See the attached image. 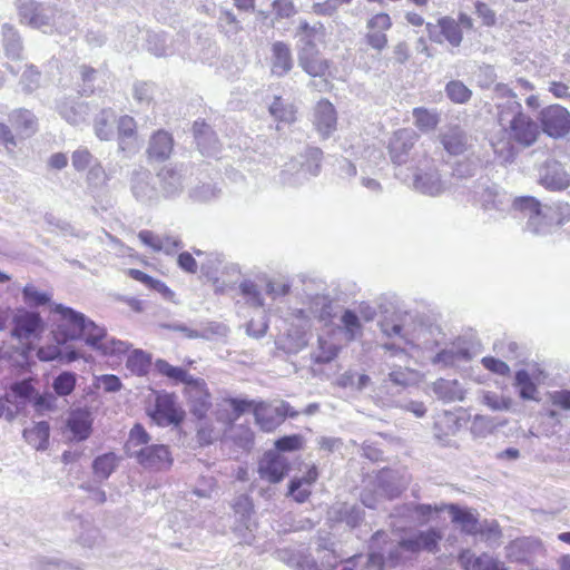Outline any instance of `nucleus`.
<instances>
[{
  "label": "nucleus",
  "mask_w": 570,
  "mask_h": 570,
  "mask_svg": "<svg viewBox=\"0 0 570 570\" xmlns=\"http://www.w3.org/2000/svg\"><path fill=\"white\" fill-rule=\"evenodd\" d=\"M73 341H80L106 357L120 358L130 347L128 342L107 334L104 326L80 312L73 311Z\"/></svg>",
  "instance_id": "obj_1"
},
{
  "label": "nucleus",
  "mask_w": 570,
  "mask_h": 570,
  "mask_svg": "<svg viewBox=\"0 0 570 570\" xmlns=\"http://www.w3.org/2000/svg\"><path fill=\"white\" fill-rule=\"evenodd\" d=\"M395 177L421 195L438 197L448 191L451 184L442 177L434 160L428 157L419 160L412 173L399 168Z\"/></svg>",
  "instance_id": "obj_2"
},
{
  "label": "nucleus",
  "mask_w": 570,
  "mask_h": 570,
  "mask_svg": "<svg viewBox=\"0 0 570 570\" xmlns=\"http://www.w3.org/2000/svg\"><path fill=\"white\" fill-rule=\"evenodd\" d=\"M51 322L57 326L52 332L55 345L40 347L37 356L40 361L59 360L62 363L71 362V307L62 304H50Z\"/></svg>",
  "instance_id": "obj_3"
},
{
  "label": "nucleus",
  "mask_w": 570,
  "mask_h": 570,
  "mask_svg": "<svg viewBox=\"0 0 570 570\" xmlns=\"http://www.w3.org/2000/svg\"><path fill=\"white\" fill-rule=\"evenodd\" d=\"M19 21L33 29L51 32L56 29L63 32V23L60 22L62 14H58V10L53 7L46 6L35 0H18L16 2Z\"/></svg>",
  "instance_id": "obj_4"
},
{
  "label": "nucleus",
  "mask_w": 570,
  "mask_h": 570,
  "mask_svg": "<svg viewBox=\"0 0 570 570\" xmlns=\"http://www.w3.org/2000/svg\"><path fill=\"white\" fill-rule=\"evenodd\" d=\"M442 538L443 534L441 530L435 528L405 532L400 537L396 549L390 552L389 562L392 566L399 563L403 559L401 556L402 552L415 554L422 551H426L434 553L439 550V543Z\"/></svg>",
  "instance_id": "obj_5"
},
{
  "label": "nucleus",
  "mask_w": 570,
  "mask_h": 570,
  "mask_svg": "<svg viewBox=\"0 0 570 570\" xmlns=\"http://www.w3.org/2000/svg\"><path fill=\"white\" fill-rule=\"evenodd\" d=\"M472 200L490 217L504 218L513 212L514 199L497 185L476 183L471 191Z\"/></svg>",
  "instance_id": "obj_6"
},
{
  "label": "nucleus",
  "mask_w": 570,
  "mask_h": 570,
  "mask_svg": "<svg viewBox=\"0 0 570 570\" xmlns=\"http://www.w3.org/2000/svg\"><path fill=\"white\" fill-rule=\"evenodd\" d=\"M513 213L525 219V230L537 236H544L552 232L553 222L549 217L544 205L531 196L514 198Z\"/></svg>",
  "instance_id": "obj_7"
},
{
  "label": "nucleus",
  "mask_w": 570,
  "mask_h": 570,
  "mask_svg": "<svg viewBox=\"0 0 570 570\" xmlns=\"http://www.w3.org/2000/svg\"><path fill=\"white\" fill-rule=\"evenodd\" d=\"M311 330L306 311L292 309L287 328L276 341L277 348L287 354H297L307 346Z\"/></svg>",
  "instance_id": "obj_8"
},
{
  "label": "nucleus",
  "mask_w": 570,
  "mask_h": 570,
  "mask_svg": "<svg viewBox=\"0 0 570 570\" xmlns=\"http://www.w3.org/2000/svg\"><path fill=\"white\" fill-rule=\"evenodd\" d=\"M410 479L406 475H397L393 471H382L373 491L365 489L362 493V503L371 509L381 507L382 498L392 500L397 498L407 487Z\"/></svg>",
  "instance_id": "obj_9"
},
{
  "label": "nucleus",
  "mask_w": 570,
  "mask_h": 570,
  "mask_svg": "<svg viewBox=\"0 0 570 570\" xmlns=\"http://www.w3.org/2000/svg\"><path fill=\"white\" fill-rule=\"evenodd\" d=\"M443 338L441 328L436 325L425 323H413L410 325L409 336H405L406 352L432 353L440 345Z\"/></svg>",
  "instance_id": "obj_10"
},
{
  "label": "nucleus",
  "mask_w": 570,
  "mask_h": 570,
  "mask_svg": "<svg viewBox=\"0 0 570 570\" xmlns=\"http://www.w3.org/2000/svg\"><path fill=\"white\" fill-rule=\"evenodd\" d=\"M296 414L287 402H279L278 404L258 402L254 406L255 421L266 432L275 430L286 416L293 417Z\"/></svg>",
  "instance_id": "obj_11"
},
{
  "label": "nucleus",
  "mask_w": 570,
  "mask_h": 570,
  "mask_svg": "<svg viewBox=\"0 0 570 570\" xmlns=\"http://www.w3.org/2000/svg\"><path fill=\"white\" fill-rule=\"evenodd\" d=\"M130 458H135L144 469L150 471L167 470L173 464L169 449L163 444L142 446L138 451L130 452Z\"/></svg>",
  "instance_id": "obj_12"
},
{
  "label": "nucleus",
  "mask_w": 570,
  "mask_h": 570,
  "mask_svg": "<svg viewBox=\"0 0 570 570\" xmlns=\"http://www.w3.org/2000/svg\"><path fill=\"white\" fill-rule=\"evenodd\" d=\"M446 504L432 505L419 503H405L394 508L391 518L395 520H405L417 524H425L433 520L440 512L444 511Z\"/></svg>",
  "instance_id": "obj_13"
},
{
  "label": "nucleus",
  "mask_w": 570,
  "mask_h": 570,
  "mask_svg": "<svg viewBox=\"0 0 570 570\" xmlns=\"http://www.w3.org/2000/svg\"><path fill=\"white\" fill-rule=\"evenodd\" d=\"M543 131L553 138H561L570 132V112L560 105H552L541 111Z\"/></svg>",
  "instance_id": "obj_14"
},
{
  "label": "nucleus",
  "mask_w": 570,
  "mask_h": 570,
  "mask_svg": "<svg viewBox=\"0 0 570 570\" xmlns=\"http://www.w3.org/2000/svg\"><path fill=\"white\" fill-rule=\"evenodd\" d=\"M12 337L18 340H30L39 337L45 331V323L39 313L19 309L12 318Z\"/></svg>",
  "instance_id": "obj_15"
},
{
  "label": "nucleus",
  "mask_w": 570,
  "mask_h": 570,
  "mask_svg": "<svg viewBox=\"0 0 570 570\" xmlns=\"http://www.w3.org/2000/svg\"><path fill=\"white\" fill-rule=\"evenodd\" d=\"M505 551L507 558L512 562L531 563L538 556L544 553V548L538 538L523 537L510 542Z\"/></svg>",
  "instance_id": "obj_16"
},
{
  "label": "nucleus",
  "mask_w": 570,
  "mask_h": 570,
  "mask_svg": "<svg viewBox=\"0 0 570 570\" xmlns=\"http://www.w3.org/2000/svg\"><path fill=\"white\" fill-rule=\"evenodd\" d=\"M289 464L287 459L277 451H268L258 463V474L262 480L278 483L287 474Z\"/></svg>",
  "instance_id": "obj_17"
},
{
  "label": "nucleus",
  "mask_w": 570,
  "mask_h": 570,
  "mask_svg": "<svg viewBox=\"0 0 570 570\" xmlns=\"http://www.w3.org/2000/svg\"><path fill=\"white\" fill-rule=\"evenodd\" d=\"M303 307L308 316L309 323L312 318H316L325 324L331 323L334 317L333 299L327 294H305L302 298Z\"/></svg>",
  "instance_id": "obj_18"
},
{
  "label": "nucleus",
  "mask_w": 570,
  "mask_h": 570,
  "mask_svg": "<svg viewBox=\"0 0 570 570\" xmlns=\"http://www.w3.org/2000/svg\"><path fill=\"white\" fill-rule=\"evenodd\" d=\"M130 189L136 200L142 204H154L159 199V190L153 184V176L149 170L139 168L132 171Z\"/></svg>",
  "instance_id": "obj_19"
},
{
  "label": "nucleus",
  "mask_w": 570,
  "mask_h": 570,
  "mask_svg": "<svg viewBox=\"0 0 570 570\" xmlns=\"http://www.w3.org/2000/svg\"><path fill=\"white\" fill-rule=\"evenodd\" d=\"M417 138V134L407 128L394 132L389 144L390 157L394 165L400 167L407 161Z\"/></svg>",
  "instance_id": "obj_20"
},
{
  "label": "nucleus",
  "mask_w": 570,
  "mask_h": 570,
  "mask_svg": "<svg viewBox=\"0 0 570 570\" xmlns=\"http://www.w3.org/2000/svg\"><path fill=\"white\" fill-rule=\"evenodd\" d=\"M191 413L198 419H204L212 406L210 394L203 379H194L185 386Z\"/></svg>",
  "instance_id": "obj_21"
},
{
  "label": "nucleus",
  "mask_w": 570,
  "mask_h": 570,
  "mask_svg": "<svg viewBox=\"0 0 570 570\" xmlns=\"http://www.w3.org/2000/svg\"><path fill=\"white\" fill-rule=\"evenodd\" d=\"M150 416L161 426L177 424L183 417L181 412L176 406L174 395L168 393L157 394Z\"/></svg>",
  "instance_id": "obj_22"
},
{
  "label": "nucleus",
  "mask_w": 570,
  "mask_h": 570,
  "mask_svg": "<svg viewBox=\"0 0 570 570\" xmlns=\"http://www.w3.org/2000/svg\"><path fill=\"white\" fill-rule=\"evenodd\" d=\"M411 324H399L392 320H384L380 323L382 334L390 340L391 343L382 344V347L392 355L406 353L405 336H409Z\"/></svg>",
  "instance_id": "obj_23"
},
{
  "label": "nucleus",
  "mask_w": 570,
  "mask_h": 570,
  "mask_svg": "<svg viewBox=\"0 0 570 570\" xmlns=\"http://www.w3.org/2000/svg\"><path fill=\"white\" fill-rule=\"evenodd\" d=\"M157 178L159 181V197L175 199L185 189V176L180 169L165 166L158 171Z\"/></svg>",
  "instance_id": "obj_24"
},
{
  "label": "nucleus",
  "mask_w": 570,
  "mask_h": 570,
  "mask_svg": "<svg viewBox=\"0 0 570 570\" xmlns=\"http://www.w3.org/2000/svg\"><path fill=\"white\" fill-rule=\"evenodd\" d=\"M298 55L318 51V45L325 41V27L321 22L309 24L301 21L297 28Z\"/></svg>",
  "instance_id": "obj_25"
},
{
  "label": "nucleus",
  "mask_w": 570,
  "mask_h": 570,
  "mask_svg": "<svg viewBox=\"0 0 570 570\" xmlns=\"http://www.w3.org/2000/svg\"><path fill=\"white\" fill-rule=\"evenodd\" d=\"M471 358V353L468 347L462 343L453 342L445 345L431 357L430 362L441 368H448L458 365L461 362H466Z\"/></svg>",
  "instance_id": "obj_26"
},
{
  "label": "nucleus",
  "mask_w": 570,
  "mask_h": 570,
  "mask_svg": "<svg viewBox=\"0 0 570 570\" xmlns=\"http://www.w3.org/2000/svg\"><path fill=\"white\" fill-rule=\"evenodd\" d=\"M313 124L317 132L323 137H330L337 126V115L332 102L322 99L314 109Z\"/></svg>",
  "instance_id": "obj_27"
},
{
  "label": "nucleus",
  "mask_w": 570,
  "mask_h": 570,
  "mask_svg": "<svg viewBox=\"0 0 570 570\" xmlns=\"http://www.w3.org/2000/svg\"><path fill=\"white\" fill-rule=\"evenodd\" d=\"M522 115V106L517 99L498 102L495 120L499 126V131L510 136L511 131L515 129V125Z\"/></svg>",
  "instance_id": "obj_28"
},
{
  "label": "nucleus",
  "mask_w": 570,
  "mask_h": 570,
  "mask_svg": "<svg viewBox=\"0 0 570 570\" xmlns=\"http://www.w3.org/2000/svg\"><path fill=\"white\" fill-rule=\"evenodd\" d=\"M334 335V331L318 335L316 345L311 352L313 364H327L337 357L341 346L335 342Z\"/></svg>",
  "instance_id": "obj_29"
},
{
  "label": "nucleus",
  "mask_w": 570,
  "mask_h": 570,
  "mask_svg": "<svg viewBox=\"0 0 570 570\" xmlns=\"http://www.w3.org/2000/svg\"><path fill=\"white\" fill-rule=\"evenodd\" d=\"M293 56L289 46L283 41H275L271 48V72L276 77H284L293 68Z\"/></svg>",
  "instance_id": "obj_30"
},
{
  "label": "nucleus",
  "mask_w": 570,
  "mask_h": 570,
  "mask_svg": "<svg viewBox=\"0 0 570 570\" xmlns=\"http://www.w3.org/2000/svg\"><path fill=\"white\" fill-rule=\"evenodd\" d=\"M542 374L541 371L535 370L530 373L527 370H519L514 375V387L518 390V394L523 401H538V382L539 376Z\"/></svg>",
  "instance_id": "obj_31"
},
{
  "label": "nucleus",
  "mask_w": 570,
  "mask_h": 570,
  "mask_svg": "<svg viewBox=\"0 0 570 570\" xmlns=\"http://www.w3.org/2000/svg\"><path fill=\"white\" fill-rule=\"evenodd\" d=\"M173 148L171 135L165 130H158L150 137L146 153L148 159L164 161L170 157Z\"/></svg>",
  "instance_id": "obj_32"
},
{
  "label": "nucleus",
  "mask_w": 570,
  "mask_h": 570,
  "mask_svg": "<svg viewBox=\"0 0 570 570\" xmlns=\"http://www.w3.org/2000/svg\"><path fill=\"white\" fill-rule=\"evenodd\" d=\"M435 396L445 402H461L465 399L466 390L458 380L438 379L432 384Z\"/></svg>",
  "instance_id": "obj_33"
},
{
  "label": "nucleus",
  "mask_w": 570,
  "mask_h": 570,
  "mask_svg": "<svg viewBox=\"0 0 570 570\" xmlns=\"http://www.w3.org/2000/svg\"><path fill=\"white\" fill-rule=\"evenodd\" d=\"M1 43L7 58L20 60L23 53V40L18 29L11 23L1 26Z\"/></svg>",
  "instance_id": "obj_34"
},
{
  "label": "nucleus",
  "mask_w": 570,
  "mask_h": 570,
  "mask_svg": "<svg viewBox=\"0 0 570 570\" xmlns=\"http://www.w3.org/2000/svg\"><path fill=\"white\" fill-rule=\"evenodd\" d=\"M238 288L240 296L247 305L255 308H263L265 306V292L262 275H258L255 279H243Z\"/></svg>",
  "instance_id": "obj_35"
},
{
  "label": "nucleus",
  "mask_w": 570,
  "mask_h": 570,
  "mask_svg": "<svg viewBox=\"0 0 570 570\" xmlns=\"http://www.w3.org/2000/svg\"><path fill=\"white\" fill-rule=\"evenodd\" d=\"M459 561L464 570H508L503 562L487 553L475 557L471 551L465 550L459 556Z\"/></svg>",
  "instance_id": "obj_36"
},
{
  "label": "nucleus",
  "mask_w": 570,
  "mask_h": 570,
  "mask_svg": "<svg viewBox=\"0 0 570 570\" xmlns=\"http://www.w3.org/2000/svg\"><path fill=\"white\" fill-rule=\"evenodd\" d=\"M9 121L22 138L33 136L38 130V119L32 111L19 108L9 114Z\"/></svg>",
  "instance_id": "obj_37"
},
{
  "label": "nucleus",
  "mask_w": 570,
  "mask_h": 570,
  "mask_svg": "<svg viewBox=\"0 0 570 570\" xmlns=\"http://www.w3.org/2000/svg\"><path fill=\"white\" fill-rule=\"evenodd\" d=\"M193 130L200 153L206 156H216L219 151V144L212 128L204 121H195Z\"/></svg>",
  "instance_id": "obj_38"
},
{
  "label": "nucleus",
  "mask_w": 570,
  "mask_h": 570,
  "mask_svg": "<svg viewBox=\"0 0 570 570\" xmlns=\"http://www.w3.org/2000/svg\"><path fill=\"white\" fill-rule=\"evenodd\" d=\"M257 403L254 401H249L246 399H237V397H226L219 404L220 406H228L232 409V412L228 413L226 411H217L216 416L218 421H222L224 423L232 424L234 421H236L242 414L253 411L254 406Z\"/></svg>",
  "instance_id": "obj_39"
},
{
  "label": "nucleus",
  "mask_w": 570,
  "mask_h": 570,
  "mask_svg": "<svg viewBox=\"0 0 570 570\" xmlns=\"http://www.w3.org/2000/svg\"><path fill=\"white\" fill-rule=\"evenodd\" d=\"M513 141V138H510L509 135H504L499 130L491 135L490 145L493 149L495 158L501 164H509L514 160L515 148Z\"/></svg>",
  "instance_id": "obj_40"
},
{
  "label": "nucleus",
  "mask_w": 570,
  "mask_h": 570,
  "mask_svg": "<svg viewBox=\"0 0 570 570\" xmlns=\"http://www.w3.org/2000/svg\"><path fill=\"white\" fill-rule=\"evenodd\" d=\"M299 67L312 77H325L330 73V60L322 58L320 51L299 53Z\"/></svg>",
  "instance_id": "obj_41"
},
{
  "label": "nucleus",
  "mask_w": 570,
  "mask_h": 570,
  "mask_svg": "<svg viewBox=\"0 0 570 570\" xmlns=\"http://www.w3.org/2000/svg\"><path fill=\"white\" fill-rule=\"evenodd\" d=\"M539 135L538 125L531 119L530 116L523 112L522 117L515 125V129H513L510 134V138L522 146H531Z\"/></svg>",
  "instance_id": "obj_42"
},
{
  "label": "nucleus",
  "mask_w": 570,
  "mask_h": 570,
  "mask_svg": "<svg viewBox=\"0 0 570 570\" xmlns=\"http://www.w3.org/2000/svg\"><path fill=\"white\" fill-rule=\"evenodd\" d=\"M95 414L91 407H78L73 410V442L85 441L92 433Z\"/></svg>",
  "instance_id": "obj_43"
},
{
  "label": "nucleus",
  "mask_w": 570,
  "mask_h": 570,
  "mask_svg": "<svg viewBox=\"0 0 570 570\" xmlns=\"http://www.w3.org/2000/svg\"><path fill=\"white\" fill-rule=\"evenodd\" d=\"M119 147L122 151H136L138 149L136 121L132 117L122 116L118 120Z\"/></svg>",
  "instance_id": "obj_44"
},
{
  "label": "nucleus",
  "mask_w": 570,
  "mask_h": 570,
  "mask_svg": "<svg viewBox=\"0 0 570 570\" xmlns=\"http://www.w3.org/2000/svg\"><path fill=\"white\" fill-rule=\"evenodd\" d=\"M322 157L323 153L320 148L309 147L303 154L295 157L294 160L299 164L302 171L308 180L320 174Z\"/></svg>",
  "instance_id": "obj_45"
},
{
  "label": "nucleus",
  "mask_w": 570,
  "mask_h": 570,
  "mask_svg": "<svg viewBox=\"0 0 570 570\" xmlns=\"http://www.w3.org/2000/svg\"><path fill=\"white\" fill-rule=\"evenodd\" d=\"M441 142L444 149L453 156L462 155L469 146L466 135L459 127L449 128L441 136Z\"/></svg>",
  "instance_id": "obj_46"
},
{
  "label": "nucleus",
  "mask_w": 570,
  "mask_h": 570,
  "mask_svg": "<svg viewBox=\"0 0 570 570\" xmlns=\"http://www.w3.org/2000/svg\"><path fill=\"white\" fill-rule=\"evenodd\" d=\"M445 510L451 513L452 522L458 523L461 531L466 534H476L478 518L469 509H461L455 504H446Z\"/></svg>",
  "instance_id": "obj_47"
},
{
  "label": "nucleus",
  "mask_w": 570,
  "mask_h": 570,
  "mask_svg": "<svg viewBox=\"0 0 570 570\" xmlns=\"http://www.w3.org/2000/svg\"><path fill=\"white\" fill-rule=\"evenodd\" d=\"M414 125L423 132L433 131L440 124L441 117L436 109L416 107L412 111Z\"/></svg>",
  "instance_id": "obj_48"
},
{
  "label": "nucleus",
  "mask_w": 570,
  "mask_h": 570,
  "mask_svg": "<svg viewBox=\"0 0 570 570\" xmlns=\"http://www.w3.org/2000/svg\"><path fill=\"white\" fill-rule=\"evenodd\" d=\"M278 181L283 186L297 187L307 181L299 164L293 159L285 163L278 175Z\"/></svg>",
  "instance_id": "obj_49"
},
{
  "label": "nucleus",
  "mask_w": 570,
  "mask_h": 570,
  "mask_svg": "<svg viewBox=\"0 0 570 570\" xmlns=\"http://www.w3.org/2000/svg\"><path fill=\"white\" fill-rule=\"evenodd\" d=\"M49 423L41 421L31 429H24L23 438L36 450H46L49 443Z\"/></svg>",
  "instance_id": "obj_50"
},
{
  "label": "nucleus",
  "mask_w": 570,
  "mask_h": 570,
  "mask_svg": "<svg viewBox=\"0 0 570 570\" xmlns=\"http://www.w3.org/2000/svg\"><path fill=\"white\" fill-rule=\"evenodd\" d=\"M540 181L550 190H563L569 186V176L562 168L554 165L546 170Z\"/></svg>",
  "instance_id": "obj_51"
},
{
  "label": "nucleus",
  "mask_w": 570,
  "mask_h": 570,
  "mask_svg": "<svg viewBox=\"0 0 570 570\" xmlns=\"http://www.w3.org/2000/svg\"><path fill=\"white\" fill-rule=\"evenodd\" d=\"M344 336L347 341H355L363 335V324L358 315L352 309H345L341 316Z\"/></svg>",
  "instance_id": "obj_52"
},
{
  "label": "nucleus",
  "mask_w": 570,
  "mask_h": 570,
  "mask_svg": "<svg viewBox=\"0 0 570 570\" xmlns=\"http://www.w3.org/2000/svg\"><path fill=\"white\" fill-rule=\"evenodd\" d=\"M119 458L114 452H108L97 456L92 462V471L97 479L106 480L115 471Z\"/></svg>",
  "instance_id": "obj_53"
},
{
  "label": "nucleus",
  "mask_w": 570,
  "mask_h": 570,
  "mask_svg": "<svg viewBox=\"0 0 570 570\" xmlns=\"http://www.w3.org/2000/svg\"><path fill=\"white\" fill-rule=\"evenodd\" d=\"M296 107L285 101L282 97H275L269 106V112L279 122L292 124L296 120Z\"/></svg>",
  "instance_id": "obj_54"
},
{
  "label": "nucleus",
  "mask_w": 570,
  "mask_h": 570,
  "mask_svg": "<svg viewBox=\"0 0 570 570\" xmlns=\"http://www.w3.org/2000/svg\"><path fill=\"white\" fill-rule=\"evenodd\" d=\"M115 114L110 109L101 110L95 120V131L101 140H108L114 135Z\"/></svg>",
  "instance_id": "obj_55"
},
{
  "label": "nucleus",
  "mask_w": 570,
  "mask_h": 570,
  "mask_svg": "<svg viewBox=\"0 0 570 570\" xmlns=\"http://www.w3.org/2000/svg\"><path fill=\"white\" fill-rule=\"evenodd\" d=\"M441 30V38L444 37L446 41L453 47H459L462 42V31L459 23L451 17H442L439 19Z\"/></svg>",
  "instance_id": "obj_56"
},
{
  "label": "nucleus",
  "mask_w": 570,
  "mask_h": 570,
  "mask_svg": "<svg viewBox=\"0 0 570 570\" xmlns=\"http://www.w3.org/2000/svg\"><path fill=\"white\" fill-rule=\"evenodd\" d=\"M151 361L148 354L141 350L134 351L127 358V368L137 376L148 373Z\"/></svg>",
  "instance_id": "obj_57"
},
{
  "label": "nucleus",
  "mask_w": 570,
  "mask_h": 570,
  "mask_svg": "<svg viewBox=\"0 0 570 570\" xmlns=\"http://www.w3.org/2000/svg\"><path fill=\"white\" fill-rule=\"evenodd\" d=\"M155 366L160 374L174 380L175 382H181L185 384V386H187L195 379L184 368L173 366L165 360L156 361Z\"/></svg>",
  "instance_id": "obj_58"
},
{
  "label": "nucleus",
  "mask_w": 570,
  "mask_h": 570,
  "mask_svg": "<svg viewBox=\"0 0 570 570\" xmlns=\"http://www.w3.org/2000/svg\"><path fill=\"white\" fill-rule=\"evenodd\" d=\"M52 294L40 292L35 285L27 284L22 288L23 302L31 308L50 304Z\"/></svg>",
  "instance_id": "obj_59"
},
{
  "label": "nucleus",
  "mask_w": 570,
  "mask_h": 570,
  "mask_svg": "<svg viewBox=\"0 0 570 570\" xmlns=\"http://www.w3.org/2000/svg\"><path fill=\"white\" fill-rule=\"evenodd\" d=\"M262 277L265 295L272 298L273 301L289 294V282L271 278L266 274H262Z\"/></svg>",
  "instance_id": "obj_60"
},
{
  "label": "nucleus",
  "mask_w": 570,
  "mask_h": 570,
  "mask_svg": "<svg viewBox=\"0 0 570 570\" xmlns=\"http://www.w3.org/2000/svg\"><path fill=\"white\" fill-rule=\"evenodd\" d=\"M220 189L212 183H203L189 191V197L197 203H208L219 197Z\"/></svg>",
  "instance_id": "obj_61"
},
{
  "label": "nucleus",
  "mask_w": 570,
  "mask_h": 570,
  "mask_svg": "<svg viewBox=\"0 0 570 570\" xmlns=\"http://www.w3.org/2000/svg\"><path fill=\"white\" fill-rule=\"evenodd\" d=\"M497 425L492 417L475 415L471 422L470 431L474 438L484 439L492 434Z\"/></svg>",
  "instance_id": "obj_62"
},
{
  "label": "nucleus",
  "mask_w": 570,
  "mask_h": 570,
  "mask_svg": "<svg viewBox=\"0 0 570 570\" xmlns=\"http://www.w3.org/2000/svg\"><path fill=\"white\" fill-rule=\"evenodd\" d=\"M448 98L454 104H465L470 100L472 91L459 80H452L445 86Z\"/></svg>",
  "instance_id": "obj_63"
},
{
  "label": "nucleus",
  "mask_w": 570,
  "mask_h": 570,
  "mask_svg": "<svg viewBox=\"0 0 570 570\" xmlns=\"http://www.w3.org/2000/svg\"><path fill=\"white\" fill-rule=\"evenodd\" d=\"M81 531L78 534V542L87 548H92L100 542V531L88 521L80 522Z\"/></svg>",
  "instance_id": "obj_64"
}]
</instances>
